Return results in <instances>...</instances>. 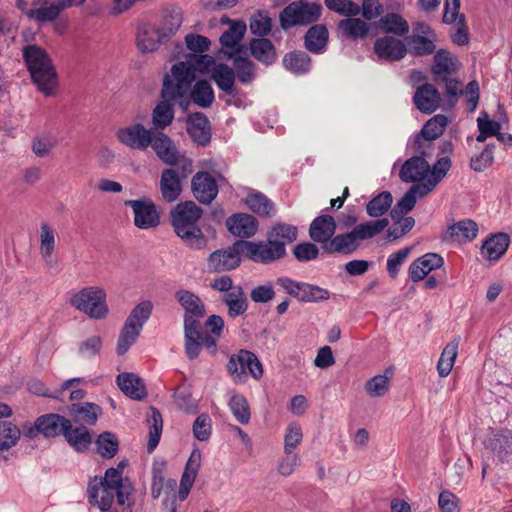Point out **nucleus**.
Returning <instances> with one entry per match:
<instances>
[{"label":"nucleus","instance_id":"6e6d98bb","mask_svg":"<svg viewBox=\"0 0 512 512\" xmlns=\"http://www.w3.org/2000/svg\"><path fill=\"white\" fill-rule=\"evenodd\" d=\"M55 242L54 231L47 223H43L40 230V253L48 265L52 264Z\"/></svg>","mask_w":512,"mask_h":512},{"label":"nucleus","instance_id":"4c0bfd02","mask_svg":"<svg viewBox=\"0 0 512 512\" xmlns=\"http://www.w3.org/2000/svg\"><path fill=\"white\" fill-rule=\"evenodd\" d=\"M227 59L233 60L235 78L244 85L252 83L256 78V65L247 57H242L235 52H227Z\"/></svg>","mask_w":512,"mask_h":512},{"label":"nucleus","instance_id":"603ef678","mask_svg":"<svg viewBox=\"0 0 512 512\" xmlns=\"http://www.w3.org/2000/svg\"><path fill=\"white\" fill-rule=\"evenodd\" d=\"M459 340L454 339L443 349L437 363V371L440 377H446L450 374L458 353Z\"/></svg>","mask_w":512,"mask_h":512},{"label":"nucleus","instance_id":"2f4dec72","mask_svg":"<svg viewBox=\"0 0 512 512\" xmlns=\"http://www.w3.org/2000/svg\"><path fill=\"white\" fill-rule=\"evenodd\" d=\"M443 263V258L439 254L427 253L412 262L409 277L414 282L420 281L432 270L440 268Z\"/></svg>","mask_w":512,"mask_h":512},{"label":"nucleus","instance_id":"f257e3e1","mask_svg":"<svg viewBox=\"0 0 512 512\" xmlns=\"http://www.w3.org/2000/svg\"><path fill=\"white\" fill-rule=\"evenodd\" d=\"M195 80L193 69L186 63H176L163 79L161 101L152 112V130L161 131L174 119V104L187 102L190 84Z\"/></svg>","mask_w":512,"mask_h":512},{"label":"nucleus","instance_id":"79ce46f5","mask_svg":"<svg viewBox=\"0 0 512 512\" xmlns=\"http://www.w3.org/2000/svg\"><path fill=\"white\" fill-rule=\"evenodd\" d=\"M329 32L324 24L311 26L305 34L304 45L312 53H321L328 42Z\"/></svg>","mask_w":512,"mask_h":512},{"label":"nucleus","instance_id":"6ab92c4d","mask_svg":"<svg viewBox=\"0 0 512 512\" xmlns=\"http://www.w3.org/2000/svg\"><path fill=\"white\" fill-rule=\"evenodd\" d=\"M193 196L202 204H210L218 195V185L214 177L205 171L197 172L191 181Z\"/></svg>","mask_w":512,"mask_h":512},{"label":"nucleus","instance_id":"e433bc0d","mask_svg":"<svg viewBox=\"0 0 512 512\" xmlns=\"http://www.w3.org/2000/svg\"><path fill=\"white\" fill-rule=\"evenodd\" d=\"M510 238L506 233H497L488 237L481 246V253L489 261L499 260L507 251Z\"/></svg>","mask_w":512,"mask_h":512},{"label":"nucleus","instance_id":"a18cd8bd","mask_svg":"<svg viewBox=\"0 0 512 512\" xmlns=\"http://www.w3.org/2000/svg\"><path fill=\"white\" fill-rule=\"evenodd\" d=\"M188 95H190L193 103L201 108L210 107L215 98L213 88L207 80L197 81L193 88L190 87Z\"/></svg>","mask_w":512,"mask_h":512},{"label":"nucleus","instance_id":"774afa93","mask_svg":"<svg viewBox=\"0 0 512 512\" xmlns=\"http://www.w3.org/2000/svg\"><path fill=\"white\" fill-rule=\"evenodd\" d=\"M293 254L299 262H307L318 257L319 249L314 243L303 242L294 247Z\"/></svg>","mask_w":512,"mask_h":512},{"label":"nucleus","instance_id":"5701e85b","mask_svg":"<svg viewBox=\"0 0 512 512\" xmlns=\"http://www.w3.org/2000/svg\"><path fill=\"white\" fill-rule=\"evenodd\" d=\"M336 229L335 219L331 215L323 214L311 222L309 236L313 241L325 246L333 239Z\"/></svg>","mask_w":512,"mask_h":512},{"label":"nucleus","instance_id":"dca6fc26","mask_svg":"<svg viewBox=\"0 0 512 512\" xmlns=\"http://www.w3.org/2000/svg\"><path fill=\"white\" fill-rule=\"evenodd\" d=\"M154 130L147 129L140 123L132 124L117 131L118 140L125 146L144 151L150 147Z\"/></svg>","mask_w":512,"mask_h":512},{"label":"nucleus","instance_id":"423d86ee","mask_svg":"<svg viewBox=\"0 0 512 512\" xmlns=\"http://www.w3.org/2000/svg\"><path fill=\"white\" fill-rule=\"evenodd\" d=\"M452 165L448 156H440L438 160L430 166V172L426 181L420 184H413L402 197L401 206L413 209L417 199H421L431 193L434 188L441 182L450 170Z\"/></svg>","mask_w":512,"mask_h":512},{"label":"nucleus","instance_id":"a19ab883","mask_svg":"<svg viewBox=\"0 0 512 512\" xmlns=\"http://www.w3.org/2000/svg\"><path fill=\"white\" fill-rule=\"evenodd\" d=\"M222 302L228 307V316L236 318L246 313L248 300L243 288L235 286L232 291L222 296Z\"/></svg>","mask_w":512,"mask_h":512},{"label":"nucleus","instance_id":"0eeeda50","mask_svg":"<svg viewBox=\"0 0 512 512\" xmlns=\"http://www.w3.org/2000/svg\"><path fill=\"white\" fill-rule=\"evenodd\" d=\"M69 303L91 319H104L108 315L106 292L100 287L90 286L81 289L71 297Z\"/></svg>","mask_w":512,"mask_h":512},{"label":"nucleus","instance_id":"c85d7f7f","mask_svg":"<svg viewBox=\"0 0 512 512\" xmlns=\"http://www.w3.org/2000/svg\"><path fill=\"white\" fill-rule=\"evenodd\" d=\"M69 419L59 414H45L38 417L34 423L35 430L45 437L64 435L68 428Z\"/></svg>","mask_w":512,"mask_h":512},{"label":"nucleus","instance_id":"72a5a7b5","mask_svg":"<svg viewBox=\"0 0 512 512\" xmlns=\"http://www.w3.org/2000/svg\"><path fill=\"white\" fill-rule=\"evenodd\" d=\"M117 385L120 390L133 400H143L147 391L142 379L134 373L124 372L117 376Z\"/></svg>","mask_w":512,"mask_h":512},{"label":"nucleus","instance_id":"473e14b6","mask_svg":"<svg viewBox=\"0 0 512 512\" xmlns=\"http://www.w3.org/2000/svg\"><path fill=\"white\" fill-rule=\"evenodd\" d=\"M166 40L160 28L144 24L138 28L136 37L137 47L142 53L155 51Z\"/></svg>","mask_w":512,"mask_h":512},{"label":"nucleus","instance_id":"8fccbe9b","mask_svg":"<svg viewBox=\"0 0 512 512\" xmlns=\"http://www.w3.org/2000/svg\"><path fill=\"white\" fill-rule=\"evenodd\" d=\"M267 236L269 239H273L280 244L283 243V247L286 248L287 244L296 241L298 229L291 224L278 222L270 228L267 232Z\"/></svg>","mask_w":512,"mask_h":512},{"label":"nucleus","instance_id":"39448f33","mask_svg":"<svg viewBox=\"0 0 512 512\" xmlns=\"http://www.w3.org/2000/svg\"><path fill=\"white\" fill-rule=\"evenodd\" d=\"M152 310L153 304L149 300L140 302L132 309L118 337L116 347L118 355H124L136 342L144 324L149 320Z\"/></svg>","mask_w":512,"mask_h":512},{"label":"nucleus","instance_id":"58836bf2","mask_svg":"<svg viewBox=\"0 0 512 512\" xmlns=\"http://www.w3.org/2000/svg\"><path fill=\"white\" fill-rule=\"evenodd\" d=\"M478 225L475 221L466 219L448 227L444 239L446 241L468 242L477 237Z\"/></svg>","mask_w":512,"mask_h":512},{"label":"nucleus","instance_id":"bb28decb","mask_svg":"<svg viewBox=\"0 0 512 512\" xmlns=\"http://www.w3.org/2000/svg\"><path fill=\"white\" fill-rule=\"evenodd\" d=\"M226 226L231 234L244 239L250 238L256 234L258 221L250 214L239 213L228 217Z\"/></svg>","mask_w":512,"mask_h":512},{"label":"nucleus","instance_id":"69168bd1","mask_svg":"<svg viewBox=\"0 0 512 512\" xmlns=\"http://www.w3.org/2000/svg\"><path fill=\"white\" fill-rule=\"evenodd\" d=\"M495 145L487 144L484 150L470 160V167L476 172H482L492 165Z\"/></svg>","mask_w":512,"mask_h":512},{"label":"nucleus","instance_id":"a878e982","mask_svg":"<svg viewBox=\"0 0 512 512\" xmlns=\"http://www.w3.org/2000/svg\"><path fill=\"white\" fill-rule=\"evenodd\" d=\"M114 488L98 481L95 477L88 485V500L102 511H108L114 501Z\"/></svg>","mask_w":512,"mask_h":512},{"label":"nucleus","instance_id":"4468645a","mask_svg":"<svg viewBox=\"0 0 512 512\" xmlns=\"http://www.w3.org/2000/svg\"><path fill=\"white\" fill-rule=\"evenodd\" d=\"M238 244L239 240L228 249H220L211 253L207 263L208 271L225 272L237 268L241 262L239 255L241 253L246 255V249Z\"/></svg>","mask_w":512,"mask_h":512},{"label":"nucleus","instance_id":"ea45409f","mask_svg":"<svg viewBox=\"0 0 512 512\" xmlns=\"http://www.w3.org/2000/svg\"><path fill=\"white\" fill-rule=\"evenodd\" d=\"M251 55L262 64L269 66L277 59L276 48L267 38H254L250 40Z\"/></svg>","mask_w":512,"mask_h":512},{"label":"nucleus","instance_id":"4be33fe9","mask_svg":"<svg viewBox=\"0 0 512 512\" xmlns=\"http://www.w3.org/2000/svg\"><path fill=\"white\" fill-rule=\"evenodd\" d=\"M150 146L165 164L175 166L178 163V149L174 142L162 131H155Z\"/></svg>","mask_w":512,"mask_h":512},{"label":"nucleus","instance_id":"9b49d317","mask_svg":"<svg viewBox=\"0 0 512 512\" xmlns=\"http://www.w3.org/2000/svg\"><path fill=\"white\" fill-rule=\"evenodd\" d=\"M276 283L300 302L318 303L330 298V292L327 289L307 282H298L289 277H279Z\"/></svg>","mask_w":512,"mask_h":512},{"label":"nucleus","instance_id":"c756f323","mask_svg":"<svg viewBox=\"0 0 512 512\" xmlns=\"http://www.w3.org/2000/svg\"><path fill=\"white\" fill-rule=\"evenodd\" d=\"M187 133L195 143L206 146L211 140L208 118L201 112L192 114L188 120Z\"/></svg>","mask_w":512,"mask_h":512},{"label":"nucleus","instance_id":"b1692460","mask_svg":"<svg viewBox=\"0 0 512 512\" xmlns=\"http://www.w3.org/2000/svg\"><path fill=\"white\" fill-rule=\"evenodd\" d=\"M433 60L431 72L436 83H440L441 79H446L447 76L456 73L460 67L458 59L445 49L436 51Z\"/></svg>","mask_w":512,"mask_h":512},{"label":"nucleus","instance_id":"2eb2a0df","mask_svg":"<svg viewBox=\"0 0 512 512\" xmlns=\"http://www.w3.org/2000/svg\"><path fill=\"white\" fill-rule=\"evenodd\" d=\"M124 204L133 210L134 224L137 228L151 229L160 224L159 212L150 199L127 200Z\"/></svg>","mask_w":512,"mask_h":512},{"label":"nucleus","instance_id":"393cba45","mask_svg":"<svg viewBox=\"0 0 512 512\" xmlns=\"http://www.w3.org/2000/svg\"><path fill=\"white\" fill-rule=\"evenodd\" d=\"M485 446L499 461H504L512 455V431L508 429L493 431L486 439Z\"/></svg>","mask_w":512,"mask_h":512},{"label":"nucleus","instance_id":"f03ea898","mask_svg":"<svg viewBox=\"0 0 512 512\" xmlns=\"http://www.w3.org/2000/svg\"><path fill=\"white\" fill-rule=\"evenodd\" d=\"M22 53L33 83L46 96L52 95L57 86V73L46 50L36 44H27Z\"/></svg>","mask_w":512,"mask_h":512},{"label":"nucleus","instance_id":"cd10ccee","mask_svg":"<svg viewBox=\"0 0 512 512\" xmlns=\"http://www.w3.org/2000/svg\"><path fill=\"white\" fill-rule=\"evenodd\" d=\"M413 102L418 110L430 114L440 106L441 95L432 84L425 83L416 89Z\"/></svg>","mask_w":512,"mask_h":512},{"label":"nucleus","instance_id":"412c9836","mask_svg":"<svg viewBox=\"0 0 512 512\" xmlns=\"http://www.w3.org/2000/svg\"><path fill=\"white\" fill-rule=\"evenodd\" d=\"M223 23H231L230 27L223 32L220 37V43L223 48V53L227 57V52H235L240 54L243 52V45L241 40L243 39L247 26L244 21L231 22L229 19L222 18Z\"/></svg>","mask_w":512,"mask_h":512},{"label":"nucleus","instance_id":"aec40b11","mask_svg":"<svg viewBox=\"0 0 512 512\" xmlns=\"http://www.w3.org/2000/svg\"><path fill=\"white\" fill-rule=\"evenodd\" d=\"M402 198L397 202L396 206L390 211V217L393 224L386 231V240L393 241L401 238L409 232L415 225L413 217L405 215L412 209L401 206Z\"/></svg>","mask_w":512,"mask_h":512},{"label":"nucleus","instance_id":"09e8293b","mask_svg":"<svg viewBox=\"0 0 512 512\" xmlns=\"http://www.w3.org/2000/svg\"><path fill=\"white\" fill-rule=\"evenodd\" d=\"M283 65L295 74H304L310 70L311 58L304 51H293L284 56Z\"/></svg>","mask_w":512,"mask_h":512},{"label":"nucleus","instance_id":"4d7b16f0","mask_svg":"<svg viewBox=\"0 0 512 512\" xmlns=\"http://www.w3.org/2000/svg\"><path fill=\"white\" fill-rule=\"evenodd\" d=\"M409 52L414 56H427L435 51L434 39L423 35H412L408 38Z\"/></svg>","mask_w":512,"mask_h":512},{"label":"nucleus","instance_id":"ddd939ff","mask_svg":"<svg viewBox=\"0 0 512 512\" xmlns=\"http://www.w3.org/2000/svg\"><path fill=\"white\" fill-rule=\"evenodd\" d=\"M448 118L445 115L438 114L428 120L420 133L415 137L413 148L419 154L424 156H431L428 148L431 141L441 136L447 126Z\"/></svg>","mask_w":512,"mask_h":512},{"label":"nucleus","instance_id":"20e7f679","mask_svg":"<svg viewBox=\"0 0 512 512\" xmlns=\"http://www.w3.org/2000/svg\"><path fill=\"white\" fill-rule=\"evenodd\" d=\"M383 230L384 218L367 221L355 226L347 233L334 236L328 245L322 246V249L330 254L339 253L349 255L360 247L362 241L373 238Z\"/></svg>","mask_w":512,"mask_h":512},{"label":"nucleus","instance_id":"f3484780","mask_svg":"<svg viewBox=\"0 0 512 512\" xmlns=\"http://www.w3.org/2000/svg\"><path fill=\"white\" fill-rule=\"evenodd\" d=\"M378 28L384 29V17L379 19L377 25L367 24L355 16L342 19L338 23V29L342 36L353 40L363 39L367 35L376 36Z\"/></svg>","mask_w":512,"mask_h":512},{"label":"nucleus","instance_id":"680f3d73","mask_svg":"<svg viewBox=\"0 0 512 512\" xmlns=\"http://www.w3.org/2000/svg\"><path fill=\"white\" fill-rule=\"evenodd\" d=\"M408 32L409 24L400 13L386 11V34L404 36Z\"/></svg>","mask_w":512,"mask_h":512},{"label":"nucleus","instance_id":"bf43d9fd","mask_svg":"<svg viewBox=\"0 0 512 512\" xmlns=\"http://www.w3.org/2000/svg\"><path fill=\"white\" fill-rule=\"evenodd\" d=\"M229 407L241 424H248L250 421V407L247 399L241 394H235L231 397Z\"/></svg>","mask_w":512,"mask_h":512},{"label":"nucleus","instance_id":"7c9ffc66","mask_svg":"<svg viewBox=\"0 0 512 512\" xmlns=\"http://www.w3.org/2000/svg\"><path fill=\"white\" fill-rule=\"evenodd\" d=\"M182 192V180L173 168L164 169L160 178V193L164 201H176Z\"/></svg>","mask_w":512,"mask_h":512},{"label":"nucleus","instance_id":"de8ad7c7","mask_svg":"<svg viewBox=\"0 0 512 512\" xmlns=\"http://www.w3.org/2000/svg\"><path fill=\"white\" fill-rule=\"evenodd\" d=\"M149 426V439L147 443L148 452H152L158 445L163 428L162 415L155 407H150L147 414Z\"/></svg>","mask_w":512,"mask_h":512},{"label":"nucleus","instance_id":"1a4fd4ad","mask_svg":"<svg viewBox=\"0 0 512 512\" xmlns=\"http://www.w3.org/2000/svg\"><path fill=\"white\" fill-rule=\"evenodd\" d=\"M321 11L320 4L305 0L293 1L280 12V26L283 30H288L295 26H306L315 23L320 18Z\"/></svg>","mask_w":512,"mask_h":512},{"label":"nucleus","instance_id":"7ed1b4c3","mask_svg":"<svg viewBox=\"0 0 512 512\" xmlns=\"http://www.w3.org/2000/svg\"><path fill=\"white\" fill-rule=\"evenodd\" d=\"M202 209L193 201L178 203L170 212L175 233L188 246L200 249L204 243V234L198 226Z\"/></svg>","mask_w":512,"mask_h":512},{"label":"nucleus","instance_id":"e2e57ef3","mask_svg":"<svg viewBox=\"0 0 512 512\" xmlns=\"http://www.w3.org/2000/svg\"><path fill=\"white\" fill-rule=\"evenodd\" d=\"M56 146V140L50 134H41L33 138L31 149L38 157H47Z\"/></svg>","mask_w":512,"mask_h":512},{"label":"nucleus","instance_id":"338daca9","mask_svg":"<svg viewBox=\"0 0 512 512\" xmlns=\"http://www.w3.org/2000/svg\"><path fill=\"white\" fill-rule=\"evenodd\" d=\"M212 432L211 418L208 414H200L193 424V435L199 441H207Z\"/></svg>","mask_w":512,"mask_h":512},{"label":"nucleus","instance_id":"6e6552de","mask_svg":"<svg viewBox=\"0 0 512 512\" xmlns=\"http://www.w3.org/2000/svg\"><path fill=\"white\" fill-rule=\"evenodd\" d=\"M204 316H183L184 322V347L190 360L196 359L202 348L206 347L211 353L216 352V339L210 334H203L200 320Z\"/></svg>","mask_w":512,"mask_h":512},{"label":"nucleus","instance_id":"f704fd0d","mask_svg":"<svg viewBox=\"0 0 512 512\" xmlns=\"http://www.w3.org/2000/svg\"><path fill=\"white\" fill-rule=\"evenodd\" d=\"M211 79L216 83L217 87L226 95H237L238 92L235 87V72L232 67L224 63H219L215 65L211 71Z\"/></svg>","mask_w":512,"mask_h":512},{"label":"nucleus","instance_id":"052dcab7","mask_svg":"<svg viewBox=\"0 0 512 512\" xmlns=\"http://www.w3.org/2000/svg\"><path fill=\"white\" fill-rule=\"evenodd\" d=\"M98 453L106 458H112L118 451L119 443L114 434L103 432L96 440Z\"/></svg>","mask_w":512,"mask_h":512},{"label":"nucleus","instance_id":"5fc2aeb1","mask_svg":"<svg viewBox=\"0 0 512 512\" xmlns=\"http://www.w3.org/2000/svg\"><path fill=\"white\" fill-rule=\"evenodd\" d=\"M21 437L20 429L9 421H0V449L8 451L14 447Z\"/></svg>","mask_w":512,"mask_h":512},{"label":"nucleus","instance_id":"864d4df0","mask_svg":"<svg viewBox=\"0 0 512 512\" xmlns=\"http://www.w3.org/2000/svg\"><path fill=\"white\" fill-rule=\"evenodd\" d=\"M64 10L61 7L60 1L51 3L49 6H44L36 9H29L26 15L30 19H34L39 23L53 22L55 21L60 13Z\"/></svg>","mask_w":512,"mask_h":512},{"label":"nucleus","instance_id":"13d9d810","mask_svg":"<svg viewBox=\"0 0 512 512\" xmlns=\"http://www.w3.org/2000/svg\"><path fill=\"white\" fill-rule=\"evenodd\" d=\"M250 31L259 38H265L272 30V19L265 11H258L250 18Z\"/></svg>","mask_w":512,"mask_h":512},{"label":"nucleus","instance_id":"3c124183","mask_svg":"<svg viewBox=\"0 0 512 512\" xmlns=\"http://www.w3.org/2000/svg\"><path fill=\"white\" fill-rule=\"evenodd\" d=\"M246 204L250 210L259 216L271 217L275 214L273 202L260 192H254L247 196Z\"/></svg>","mask_w":512,"mask_h":512},{"label":"nucleus","instance_id":"c03bdc74","mask_svg":"<svg viewBox=\"0 0 512 512\" xmlns=\"http://www.w3.org/2000/svg\"><path fill=\"white\" fill-rule=\"evenodd\" d=\"M69 412L75 423L94 425L101 413V407L91 402L77 403L70 406Z\"/></svg>","mask_w":512,"mask_h":512},{"label":"nucleus","instance_id":"c9c22d12","mask_svg":"<svg viewBox=\"0 0 512 512\" xmlns=\"http://www.w3.org/2000/svg\"><path fill=\"white\" fill-rule=\"evenodd\" d=\"M174 297L184 310V316H205L206 306L203 300L194 292L186 289H179Z\"/></svg>","mask_w":512,"mask_h":512},{"label":"nucleus","instance_id":"a211bd4d","mask_svg":"<svg viewBox=\"0 0 512 512\" xmlns=\"http://www.w3.org/2000/svg\"><path fill=\"white\" fill-rule=\"evenodd\" d=\"M427 156H413L406 160L400 169L399 178L405 183L420 184L428 178L430 164L425 159Z\"/></svg>","mask_w":512,"mask_h":512},{"label":"nucleus","instance_id":"37998d69","mask_svg":"<svg viewBox=\"0 0 512 512\" xmlns=\"http://www.w3.org/2000/svg\"><path fill=\"white\" fill-rule=\"evenodd\" d=\"M63 436L69 445L79 452L86 451L92 443V436L89 430L82 424L73 427L70 420Z\"/></svg>","mask_w":512,"mask_h":512},{"label":"nucleus","instance_id":"0e129e2a","mask_svg":"<svg viewBox=\"0 0 512 512\" xmlns=\"http://www.w3.org/2000/svg\"><path fill=\"white\" fill-rule=\"evenodd\" d=\"M325 6L332 11L348 17L357 16L360 6L351 0H325Z\"/></svg>","mask_w":512,"mask_h":512},{"label":"nucleus","instance_id":"49530a36","mask_svg":"<svg viewBox=\"0 0 512 512\" xmlns=\"http://www.w3.org/2000/svg\"><path fill=\"white\" fill-rule=\"evenodd\" d=\"M249 350L241 349L237 354H232L227 363V371L235 382L244 383L247 380V361L245 353Z\"/></svg>","mask_w":512,"mask_h":512},{"label":"nucleus","instance_id":"9d476101","mask_svg":"<svg viewBox=\"0 0 512 512\" xmlns=\"http://www.w3.org/2000/svg\"><path fill=\"white\" fill-rule=\"evenodd\" d=\"M185 44L190 53L186 55V60L180 63H186L196 76L197 72H204L214 63L211 56L204 54L209 50L210 40L199 34H188L185 37Z\"/></svg>","mask_w":512,"mask_h":512},{"label":"nucleus","instance_id":"f8f14e48","mask_svg":"<svg viewBox=\"0 0 512 512\" xmlns=\"http://www.w3.org/2000/svg\"><path fill=\"white\" fill-rule=\"evenodd\" d=\"M238 245L246 249V256L249 259L263 264L279 260L286 255V248L283 247V243L280 244L273 239H269L268 236L265 242L255 243L239 240Z\"/></svg>","mask_w":512,"mask_h":512}]
</instances>
